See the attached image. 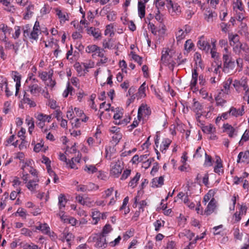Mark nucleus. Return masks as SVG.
Listing matches in <instances>:
<instances>
[{
  "label": "nucleus",
  "mask_w": 249,
  "mask_h": 249,
  "mask_svg": "<svg viewBox=\"0 0 249 249\" xmlns=\"http://www.w3.org/2000/svg\"><path fill=\"white\" fill-rule=\"evenodd\" d=\"M80 160V158L79 157V155L77 156V157L72 158L71 160L69 161V164L71 168H75V164L74 163V161L79 162Z\"/></svg>",
  "instance_id": "52"
},
{
  "label": "nucleus",
  "mask_w": 249,
  "mask_h": 249,
  "mask_svg": "<svg viewBox=\"0 0 249 249\" xmlns=\"http://www.w3.org/2000/svg\"><path fill=\"white\" fill-rule=\"evenodd\" d=\"M122 138V134L120 132L114 134L112 136V140L115 143H118Z\"/></svg>",
  "instance_id": "53"
},
{
  "label": "nucleus",
  "mask_w": 249,
  "mask_h": 249,
  "mask_svg": "<svg viewBox=\"0 0 249 249\" xmlns=\"http://www.w3.org/2000/svg\"><path fill=\"white\" fill-rule=\"evenodd\" d=\"M197 67H196L192 71V80L190 83V86L192 89L195 88L197 84L198 73L197 71Z\"/></svg>",
  "instance_id": "12"
},
{
  "label": "nucleus",
  "mask_w": 249,
  "mask_h": 249,
  "mask_svg": "<svg viewBox=\"0 0 249 249\" xmlns=\"http://www.w3.org/2000/svg\"><path fill=\"white\" fill-rule=\"evenodd\" d=\"M194 47V44L191 39H188L185 42L184 44V49L187 52L191 51Z\"/></svg>",
  "instance_id": "40"
},
{
  "label": "nucleus",
  "mask_w": 249,
  "mask_h": 249,
  "mask_svg": "<svg viewBox=\"0 0 249 249\" xmlns=\"http://www.w3.org/2000/svg\"><path fill=\"white\" fill-rule=\"evenodd\" d=\"M176 38L178 43L184 39L186 36V34L183 32V30L179 29L175 33Z\"/></svg>",
  "instance_id": "21"
},
{
  "label": "nucleus",
  "mask_w": 249,
  "mask_h": 249,
  "mask_svg": "<svg viewBox=\"0 0 249 249\" xmlns=\"http://www.w3.org/2000/svg\"><path fill=\"white\" fill-rule=\"evenodd\" d=\"M112 230L111 226L109 224H106L103 229L102 232V237H104L107 234L110 232Z\"/></svg>",
  "instance_id": "36"
},
{
  "label": "nucleus",
  "mask_w": 249,
  "mask_h": 249,
  "mask_svg": "<svg viewBox=\"0 0 249 249\" xmlns=\"http://www.w3.org/2000/svg\"><path fill=\"white\" fill-rule=\"evenodd\" d=\"M244 106H242L241 108L239 109H236L234 107H231L230 109V111L231 116L238 117L239 116H242L244 114Z\"/></svg>",
  "instance_id": "11"
},
{
  "label": "nucleus",
  "mask_w": 249,
  "mask_h": 249,
  "mask_svg": "<svg viewBox=\"0 0 249 249\" xmlns=\"http://www.w3.org/2000/svg\"><path fill=\"white\" fill-rule=\"evenodd\" d=\"M197 46L200 49L205 51L206 53H208L210 49L209 43L203 36L199 37Z\"/></svg>",
  "instance_id": "6"
},
{
  "label": "nucleus",
  "mask_w": 249,
  "mask_h": 249,
  "mask_svg": "<svg viewBox=\"0 0 249 249\" xmlns=\"http://www.w3.org/2000/svg\"><path fill=\"white\" fill-rule=\"evenodd\" d=\"M151 114L150 107L146 104H142L139 107L138 112V117L140 119L143 116L149 115Z\"/></svg>",
  "instance_id": "5"
},
{
  "label": "nucleus",
  "mask_w": 249,
  "mask_h": 249,
  "mask_svg": "<svg viewBox=\"0 0 249 249\" xmlns=\"http://www.w3.org/2000/svg\"><path fill=\"white\" fill-rule=\"evenodd\" d=\"M249 140V129H246L243 135L242 136L241 139L239 142V145H242L245 142H247Z\"/></svg>",
  "instance_id": "26"
},
{
  "label": "nucleus",
  "mask_w": 249,
  "mask_h": 249,
  "mask_svg": "<svg viewBox=\"0 0 249 249\" xmlns=\"http://www.w3.org/2000/svg\"><path fill=\"white\" fill-rule=\"evenodd\" d=\"M101 48L96 45H89L86 48V52L89 53L96 52L100 50Z\"/></svg>",
  "instance_id": "25"
},
{
  "label": "nucleus",
  "mask_w": 249,
  "mask_h": 249,
  "mask_svg": "<svg viewBox=\"0 0 249 249\" xmlns=\"http://www.w3.org/2000/svg\"><path fill=\"white\" fill-rule=\"evenodd\" d=\"M232 79L229 78L223 83V89L221 90L225 94H228L230 92V86L232 83Z\"/></svg>",
  "instance_id": "15"
},
{
  "label": "nucleus",
  "mask_w": 249,
  "mask_h": 249,
  "mask_svg": "<svg viewBox=\"0 0 249 249\" xmlns=\"http://www.w3.org/2000/svg\"><path fill=\"white\" fill-rule=\"evenodd\" d=\"M145 3L142 1L138 2V13L141 18H142L145 16Z\"/></svg>",
  "instance_id": "20"
},
{
  "label": "nucleus",
  "mask_w": 249,
  "mask_h": 249,
  "mask_svg": "<svg viewBox=\"0 0 249 249\" xmlns=\"http://www.w3.org/2000/svg\"><path fill=\"white\" fill-rule=\"evenodd\" d=\"M26 168V165L25 164L22 167V169L23 170V173H22V176L21 177V178L23 179V180L24 181L25 183H27L28 182L29 177V175L25 172L24 169Z\"/></svg>",
  "instance_id": "51"
},
{
  "label": "nucleus",
  "mask_w": 249,
  "mask_h": 249,
  "mask_svg": "<svg viewBox=\"0 0 249 249\" xmlns=\"http://www.w3.org/2000/svg\"><path fill=\"white\" fill-rule=\"evenodd\" d=\"M233 235L236 239L241 240L242 233H240V230L238 228H235L234 229Z\"/></svg>",
  "instance_id": "59"
},
{
  "label": "nucleus",
  "mask_w": 249,
  "mask_h": 249,
  "mask_svg": "<svg viewBox=\"0 0 249 249\" xmlns=\"http://www.w3.org/2000/svg\"><path fill=\"white\" fill-rule=\"evenodd\" d=\"M223 127L224 132L226 133L230 138H234L238 135L237 127L234 128L229 124H224Z\"/></svg>",
  "instance_id": "4"
},
{
  "label": "nucleus",
  "mask_w": 249,
  "mask_h": 249,
  "mask_svg": "<svg viewBox=\"0 0 249 249\" xmlns=\"http://www.w3.org/2000/svg\"><path fill=\"white\" fill-rule=\"evenodd\" d=\"M223 60L224 62V71H225L229 72L230 70H232L234 69L235 66L234 60L232 59L229 54H223Z\"/></svg>",
  "instance_id": "2"
},
{
  "label": "nucleus",
  "mask_w": 249,
  "mask_h": 249,
  "mask_svg": "<svg viewBox=\"0 0 249 249\" xmlns=\"http://www.w3.org/2000/svg\"><path fill=\"white\" fill-rule=\"evenodd\" d=\"M133 234H134V230H130L129 231H127L125 232V233L124 234L123 237L124 240H127L130 237L133 236Z\"/></svg>",
  "instance_id": "61"
},
{
  "label": "nucleus",
  "mask_w": 249,
  "mask_h": 249,
  "mask_svg": "<svg viewBox=\"0 0 249 249\" xmlns=\"http://www.w3.org/2000/svg\"><path fill=\"white\" fill-rule=\"evenodd\" d=\"M29 91L32 95L36 96L41 92L42 88L38 84L30 83L29 86Z\"/></svg>",
  "instance_id": "9"
},
{
  "label": "nucleus",
  "mask_w": 249,
  "mask_h": 249,
  "mask_svg": "<svg viewBox=\"0 0 249 249\" xmlns=\"http://www.w3.org/2000/svg\"><path fill=\"white\" fill-rule=\"evenodd\" d=\"M145 82H144L139 88L138 92L137 93V95L139 98H143L146 96L145 93V88H146Z\"/></svg>",
  "instance_id": "22"
},
{
  "label": "nucleus",
  "mask_w": 249,
  "mask_h": 249,
  "mask_svg": "<svg viewBox=\"0 0 249 249\" xmlns=\"http://www.w3.org/2000/svg\"><path fill=\"white\" fill-rule=\"evenodd\" d=\"M194 59L196 61V66H198L200 68H201V54L198 53H196L194 55Z\"/></svg>",
  "instance_id": "44"
},
{
  "label": "nucleus",
  "mask_w": 249,
  "mask_h": 249,
  "mask_svg": "<svg viewBox=\"0 0 249 249\" xmlns=\"http://www.w3.org/2000/svg\"><path fill=\"white\" fill-rule=\"evenodd\" d=\"M205 160L204 163V166H211L212 165V157L207 154V153H205Z\"/></svg>",
  "instance_id": "49"
},
{
  "label": "nucleus",
  "mask_w": 249,
  "mask_h": 249,
  "mask_svg": "<svg viewBox=\"0 0 249 249\" xmlns=\"http://www.w3.org/2000/svg\"><path fill=\"white\" fill-rule=\"evenodd\" d=\"M105 35L106 36L109 35L110 36H112L114 35L113 26L112 24H109L106 26Z\"/></svg>",
  "instance_id": "39"
},
{
  "label": "nucleus",
  "mask_w": 249,
  "mask_h": 249,
  "mask_svg": "<svg viewBox=\"0 0 249 249\" xmlns=\"http://www.w3.org/2000/svg\"><path fill=\"white\" fill-rule=\"evenodd\" d=\"M111 111L115 112L113 118L115 120H118L120 119L122 117L123 113L122 112L121 110L119 109V108H116V110H115L113 107L111 108Z\"/></svg>",
  "instance_id": "45"
},
{
  "label": "nucleus",
  "mask_w": 249,
  "mask_h": 249,
  "mask_svg": "<svg viewBox=\"0 0 249 249\" xmlns=\"http://www.w3.org/2000/svg\"><path fill=\"white\" fill-rule=\"evenodd\" d=\"M51 9V7L47 4H45L41 9V13L43 14L49 13Z\"/></svg>",
  "instance_id": "62"
},
{
  "label": "nucleus",
  "mask_w": 249,
  "mask_h": 249,
  "mask_svg": "<svg viewBox=\"0 0 249 249\" xmlns=\"http://www.w3.org/2000/svg\"><path fill=\"white\" fill-rule=\"evenodd\" d=\"M41 231L45 234H49L50 233V227L46 223L42 224Z\"/></svg>",
  "instance_id": "56"
},
{
  "label": "nucleus",
  "mask_w": 249,
  "mask_h": 249,
  "mask_svg": "<svg viewBox=\"0 0 249 249\" xmlns=\"http://www.w3.org/2000/svg\"><path fill=\"white\" fill-rule=\"evenodd\" d=\"M40 33V30L39 28V23L38 21H36L33 27V30L30 33V38L36 40L38 38V35Z\"/></svg>",
  "instance_id": "10"
},
{
  "label": "nucleus",
  "mask_w": 249,
  "mask_h": 249,
  "mask_svg": "<svg viewBox=\"0 0 249 249\" xmlns=\"http://www.w3.org/2000/svg\"><path fill=\"white\" fill-rule=\"evenodd\" d=\"M96 248H107V243L106 239L103 237H101L96 242Z\"/></svg>",
  "instance_id": "35"
},
{
  "label": "nucleus",
  "mask_w": 249,
  "mask_h": 249,
  "mask_svg": "<svg viewBox=\"0 0 249 249\" xmlns=\"http://www.w3.org/2000/svg\"><path fill=\"white\" fill-rule=\"evenodd\" d=\"M54 10H55L56 15L60 19L61 23H64L66 21L69 20V16L68 15L63 13L58 8H55Z\"/></svg>",
  "instance_id": "14"
},
{
  "label": "nucleus",
  "mask_w": 249,
  "mask_h": 249,
  "mask_svg": "<svg viewBox=\"0 0 249 249\" xmlns=\"http://www.w3.org/2000/svg\"><path fill=\"white\" fill-rule=\"evenodd\" d=\"M213 192L212 190H210L209 191L208 193L205 195L203 198V202H205V204L210 200L211 196L213 195Z\"/></svg>",
  "instance_id": "60"
},
{
  "label": "nucleus",
  "mask_w": 249,
  "mask_h": 249,
  "mask_svg": "<svg viewBox=\"0 0 249 249\" xmlns=\"http://www.w3.org/2000/svg\"><path fill=\"white\" fill-rule=\"evenodd\" d=\"M81 65L84 67V71L86 72L89 71V69L94 66V63L91 60H88L82 63Z\"/></svg>",
  "instance_id": "19"
},
{
  "label": "nucleus",
  "mask_w": 249,
  "mask_h": 249,
  "mask_svg": "<svg viewBox=\"0 0 249 249\" xmlns=\"http://www.w3.org/2000/svg\"><path fill=\"white\" fill-rule=\"evenodd\" d=\"M156 19L160 23H162L163 21V16L160 14V10H158L155 15Z\"/></svg>",
  "instance_id": "58"
},
{
  "label": "nucleus",
  "mask_w": 249,
  "mask_h": 249,
  "mask_svg": "<svg viewBox=\"0 0 249 249\" xmlns=\"http://www.w3.org/2000/svg\"><path fill=\"white\" fill-rule=\"evenodd\" d=\"M169 4L172 8L173 11L177 15H178L181 12V8L178 4H174L172 0H169Z\"/></svg>",
  "instance_id": "31"
},
{
  "label": "nucleus",
  "mask_w": 249,
  "mask_h": 249,
  "mask_svg": "<svg viewBox=\"0 0 249 249\" xmlns=\"http://www.w3.org/2000/svg\"><path fill=\"white\" fill-rule=\"evenodd\" d=\"M242 158H243L242 162L249 163V150L246 151L245 152H240L238 155L237 162L238 163L240 162Z\"/></svg>",
  "instance_id": "13"
},
{
  "label": "nucleus",
  "mask_w": 249,
  "mask_h": 249,
  "mask_svg": "<svg viewBox=\"0 0 249 249\" xmlns=\"http://www.w3.org/2000/svg\"><path fill=\"white\" fill-rule=\"evenodd\" d=\"M240 45H241L240 42L236 43V44H232L231 43V45L233 46V51L236 53H239L241 52Z\"/></svg>",
  "instance_id": "55"
},
{
  "label": "nucleus",
  "mask_w": 249,
  "mask_h": 249,
  "mask_svg": "<svg viewBox=\"0 0 249 249\" xmlns=\"http://www.w3.org/2000/svg\"><path fill=\"white\" fill-rule=\"evenodd\" d=\"M104 49H101L98 52V56L101 57V59L98 62L99 64H105L107 61V58L104 55L103 52Z\"/></svg>",
  "instance_id": "32"
},
{
  "label": "nucleus",
  "mask_w": 249,
  "mask_h": 249,
  "mask_svg": "<svg viewBox=\"0 0 249 249\" xmlns=\"http://www.w3.org/2000/svg\"><path fill=\"white\" fill-rule=\"evenodd\" d=\"M86 186L87 192L91 191L93 190H97L98 189V186L96 185L95 184L91 182L89 183L87 185H86Z\"/></svg>",
  "instance_id": "54"
},
{
  "label": "nucleus",
  "mask_w": 249,
  "mask_h": 249,
  "mask_svg": "<svg viewBox=\"0 0 249 249\" xmlns=\"http://www.w3.org/2000/svg\"><path fill=\"white\" fill-rule=\"evenodd\" d=\"M171 141L169 139H164L163 140L160 146V150L162 153H165L166 149L168 148L171 144Z\"/></svg>",
  "instance_id": "18"
},
{
  "label": "nucleus",
  "mask_w": 249,
  "mask_h": 249,
  "mask_svg": "<svg viewBox=\"0 0 249 249\" xmlns=\"http://www.w3.org/2000/svg\"><path fill=\"white\" fill-rule=\"evenodd\" d=\"M229 39L230 43H231L232 44H236L239 42V37L238 35H229Z\"/></svg>",
  "instance_id": "37"
},
{
  "label": "nucleus",
  "mask_w": 249,
  "mask_h": 249,
  "mask_svg": "<svg viewBox=\"0 0 249 249\" xmlns=\"http://www.w3.org/2000/svg\"><path fill=\"white\" fill-rule=\"evenodd\" d=\"M130 54L132 55V58L133 59L137 62L139 65H141L142 64V58L141 57L133 52H131Z\"/></svg>",
  "instance_id": "46"
},
{
  "label": "nucleus",
  "mask_w": 249,
  "mask_h": 249,
  "mask_svg": "<svg viewBox=\"0 0 249 249\" xmlns=\"http://www.w3.org/2000/svg\"><path fill=\"white\" fill-rule=\"evenodd\" d=\"M222 164L221 161H219L218 160H216V165L214 167V171L218 174H220L221 172H222L223 170L222 169Z\"/></svg>",
  "instance_id": "48"
},
{
  "label": "nucleus",
  "mask_w": 249,
  "mask_h": 249,
  "mask_svg": "<svg viewBox=\"0 0 249 249\" xmlns=\"http://www.w3.org/2000/svg\"><path fill=\"white\" fill-rule=\"evenodd\" d=\"M164 178L162 176H160L159 178H155L153 179L152 181V187H160L163 184Z\"/></svg>",
  "instance_id": "16"
},
{
  "label": "nucleus",
  "mask_w": 249,
  "mask_h": 249,
  "mask_svg": "<svg viewBox=\"0 0 249 249\" xmlns=\"http://www.w3.org/2000/svg\"><path fill=\"white\" fill-rule=\"evenodd\" d=\"M24 101L25 103L28 104L30 107H35L36 106V103L29 97L26 96L25 94L24 95Z\"/></svg>",
  "instance_id": "50"
},
{
  "label": "nucleus",
  "mask_w": 249,
  "mask_h": 249,
  "mask_svg": "<svg viewBox=\"0 0 249 249\" xmlns=\"http://www.w3.org/2000/svg\"><path fill=\"white\" fill-rule=\"evenodd\" d=\"M93 201L91 200V199L89 197L85 198L84 203L83 205H86L89 207H92L93 206Z\"/></svg>",
  "instance_id": "63"
},
{
  "label": "nucleus",
  "mask_w": 249,
  "mask_h": 249,
  "mask_svg": "<svg viewBox=\"0 0 249 249\" xmlns=\"http://www.w3.org/2000/svg\"><path fill=\"white\" fill-rule=\"evenodd\" d=\"M84 170L89 174H93L97 171V169L94 165L89 164L85 165Z\"/></svg>",
  "instance_id": "27"
},
{
  "label": "nucleus",
  "mask_w": 249,
  "mask_h": 249,
  "mask_svg": "<svg viewBox=\"0 0 249 249\" xmlns=\"http://www.w3.org/2000/svg\"><path fill=\"white\" fill-rule=\"evenodd\" d=\"M4 6V10L7 12L14 13L16 11L15 6L11 4V3L8 4L7 6Z\"/></svg>",
  "instance_id": "57"
},
{
  "label": "nucleus",
  "mask_w": 249,
  "mask_h": 249,
  "mask_svg": "<svg viewBox=\"0 0 249 249\" xmlns=\"http://www.w3.org/2000/svg\"><path fill=\"white\" fill-rule=\"evenodd\" d=\"M140 177L141 174L139 173H137L135 176L129 182V186L131 187L132 188L136 187Z\"/></svg>",
  "instance_id": "29"
},
{
  "label": "nucleus",
  "mask_w": 249,
  "mask_h": 249,
  "mask_svg": "<svg viewBox=\"0 0 249 249\" xmlns=\"http://www.w3.org/2000/svg\"><path fill=\"white\" fill-rule=\"evenodd\" d=\"M35 117L39 122H45L46 121V114L42 113L37 112L35 114Z\"/></svg>",
  "instance_id": "47"
},
{
  "label": "nucleus",
  "mask_w": 249,
  "mask_h": 249,
  "mask_svg": "<svg viewBox=\"0 0 249 249\" xmlns=\"http://www.w3.org/2000/svg\"><path fill=\"white\" fill-rule=\"evenodd\" d=\"M111 39L104 40L103 42V46L104 48L111 49L113 48V44L111 42Z\"/></svg>",
  "instance_id": "41"
},
{
  "label": "nucleus",
  "mask_w": 249,
  "mask_h": 249,
  "mask_svg": "<svg viewBox=\"0 0 249 249\" xmlns=\"http://www.w3.org/2000/svg\"><path fill=\"white\" fill-rule=\"evenodd\" d=\"M87 33L89 35H92L95 38H98L100 36V33L98 29L91 27L87 29Z\"/></svg>",
  "instance_id": "24"
},
{
  "label": "nucleus",
  "mask_w": 249,
  "mask_h": 249,
  "mask_svg": "<svg viewBox=\"0 0 249 249\" xmlns=\"http://www.w3.org/2000/svg\"><path fill=\"white\" fill-rule=\"evenodd\" d=\"M73 238V236L71 233H67L64 232L62 233L61 238L63 240H66L69 245H70V241Z\"/></svg>",
  "instance_id": "38"
},
{
  "label": "nucleus",
  "mask_w": 249,
  "mask_h": 249,
  "mask_svg": "<svg viewBox=\"0 0 249 249\" xmlns=\"http://www.w3.org/2000/svg\"><path fill=\"white\" fill-rule=\"evenodd\" d=\"M216 201L215 199L214 198L211 199L206 209L204 211V214L209 215L212 213L214 211L216 207Z\"/></svg>",
  "instance_id": "8"
},
{
  "label": "nucleus",
  "mask_w": 249,
  "mask_h": 249,
  "mask_svg": "<svg viewBox=\"0 0 249 249\" xmlns=\"http://www.w3.org/2000/svg\"><path fill=\"white\" fill-rule=\"evenodd\" d=\"M202 130L206 133H213L215 132V128L213 125L210 124L208 125L203 126L202 127Z\"/></svg>",
  "instance_id": "28"
},
{
  "label": "nucleus",
  "mask_w": 249,
  "mask_h": 249,
  "mask_svg": "<svg viewBox=\"0 0 249 249\" xmlns=\"http://www.w3.org/2000/svg\"><path fill=\"white\" fill-rule=\"evenodd\" d=\"M205 153H206V152L204 149H202L200 146L198 147L194 155V157L196 158H200L202 156L203 154L205 155Z\"/></svg>",
  "instance_id": "43"
},
{
  "label": "nucleus",
  "mask_w": 249,
  "mask_h": 249,
  "mask_svg": "<svg viewBox=\"0 0 249 249\" xmlns=\"http://www.w3.org/2000/svg\"><path fill=\"white\" fill-rule=\"evenodd\" d=\"M67 200L63 194H60L58 196V205L60 211L65 207Z\"/></svg>",
  "instance_id": "23"
},
{
  "label": "nucleus",
  "mask_w": 249,
  "mask_h": 249,
  "mask_svg": "<svg viewBox=\"0 0 249 249\" xmlns=\"http://www.w3.org/2000/svg\"><path fill=\"white\" fill-rule=\"evenodd\" d=\"M32 29V25L30 24H27L23 27L22 30L23 32V35L24 36H29L31 30Z\"/></svg>",
  "instance_id": "42"
},
{
  "label": "nucleus",
  "mask_w": 249,
  "mask_h": 249,
  "mask_svg": "<svg viewBox=\"0 0 249 249\" xmlns=\"http://www.w3.org/2000/svg\"><path fill=\"white\" fill-rule=\"evenodd\" d=\"M240 87H242L245 90V95H248L249 91V88L248 85V79L245 78L240 81Z\"/></svg>",
  "instance_id": "33"
},
{
  "label": "nucleus",
  "mask_w": 249,
  "mask_h": 249,
  "mask_svg": "<svg viewBox=\"0 0 249 249\" xmlns=\"http://www.w3.org/2000/svg\"><path fill=\"white\" fill-rule=\"evenodd\" d=\"M194 101L192 109L196 113H200L199 111L202 109V106L199 102L195 101V99L194 100Z\"/></svg>",
  "instance_id": "30"
},
{
  "label": "nucleus",
  "mask_w": 249,
  "mask_h": 249,
  "mask_svg": "<svg viewBox=\"0 0 249 249\" xmlns=\"http://www.w3.org/2000/svg\"><path fill=\"white\" fill-rule=\"evenodd\" d=\"M205 19L209 22H213V18L216 17L217 14L214 12L206 10L204 13Z\"/></svg>",
  "instance_id": "17"
},
{
  "label": "nucleus",
  "mask_w": 249,
  "mask_h": 249,
  "mask_svg": "<svg viewBox=\"0 0 249 249\" xmlns=\"http://www.w3.org/2000/svg\"><path fill=\"white\" fill-rule=\"evenodd\" d=\"M39 179L36 177L33 179L29 180L26 183V187L32 192L35 193L36 188L38 187Z\"/></svg>",
  "instance_id": "7"
},
{
  "label": "nucleus",
  "mask_w": 249,
  "mask_h": 249,
  "mask_svg": "<svg viewBox=\"0 0 249 249\" xmlns=\"http://www.w3.org/2000/svg\"><path fill=\"white\" fill-rule=\"evenodd\" d=\"M123 168V161L118 160L117 161L111 164L110 174L114 177L117 178L122 173Z\"/></svg>",
  "instance_id": "1"
},
{
  "label": "nucleus",
  "mask_w": 249,
  "mask_h": 249,
  "mask_svg": "<svg viewBox=\"0 0 249 249\" xmlns=\"http://www.w3.org/2000/svg\"><path fill=\"white\" fill-rule=\"evenodd\" d=\"M1 82L5 85V89H4V91L5 92L6 95L7 97H9L12 95L13 92L11 91L8 87V80L6 78H2Z\"/></svg>",
  "instance_id": "34"
},
{
  "label": "nucleus",
  "mask_w": 249,
  "mask_h": 249,
  "mask_svg": "<svg viewBox=\"0 0 249 249\" xmlns=\"http://www.w3.org/2000/svg\"><path fill=\"white\" fill-rule=\"evenodd\" d=\"M0 31L3 33V35L0 37V40L7 44L8 43L7 36L11 34L12 28L5 24L2 23L0 24Z\"/></svg>",
  "instance_id": "3"
},
{
  "label": "nucleus",
  "mask_w": 249,
  "mask_h": 249,
  "mask_svg": "<svg viewBox=\"0 0 249 249\" xmlns=\"http://www.w3.org/2000/svg\"><path fill=\"white\" fill-rule=\"evenodd\" d=\"M48 106L52 109H56L58 107V106L56 104V102L52 99H49Z\"/></svg>",
  "instance_id": "64"
}]
</instances>
